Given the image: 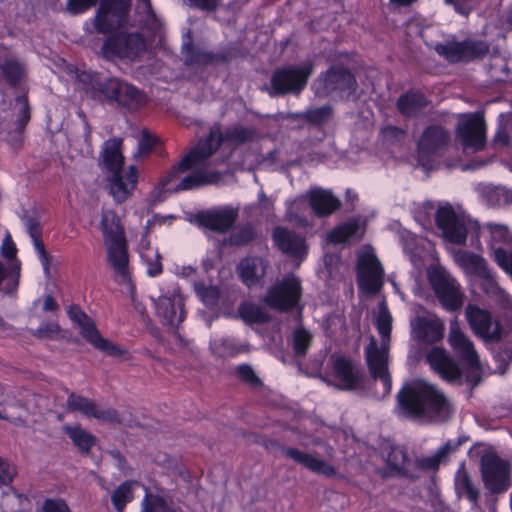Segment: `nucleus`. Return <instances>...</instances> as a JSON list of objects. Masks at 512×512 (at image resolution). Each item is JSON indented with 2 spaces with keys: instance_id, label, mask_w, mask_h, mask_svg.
<instances>
[{
  "instance_id": "f257e3e1",
  "label": "nucleus",
  "mask_w": 512,
  "mask_h": 512,
  "mask_svg": "<svg viewBox=\"0 0 512 512\" xmlns=\"http://www.w3.org/2000/svg\"><path fill=\"white\" fill-rule=\"evenodd\" d=\"M397 404L404 414L414 418L445 417L449 412V402L445 395L421 379L407 382L400 388Z\"/></svg>"
},
{
  "instance_id": "f03ea898",
  "label": "nucleus",
  "mask_w": 512,
  "mask_h": 512,
  "mask_svg": "<svg viewBox=\"0 0 512 512\" xmlns=\"http://www.w3.org/2000/svg\"><path fill=\"white\" fill-rule=\"evenodd\" d=\"M315 67V61L309 58L300 64H288L276 68L270 77V85L267 90L269 96L301 95L314 74Z\"/></svg>"
},
{
  "instance_id": "7ed1b4c3",
  "label": "nucleus",
  "mask_w": 512,
  "mask_h": 512,
  "mask_svg": "<svg viewBox=\"0 0 512 512\" xmlns=\"http://www.w3.org/2000/svg\"><path fill=\"white\" fill-rule=\"evenodd\" d=\"M147 50V40L139 31L119 30L107 36L100 48V56L109 62H136Z\"/></svg>"
},
{
  "instance_id": "20e7f679",
  "label": "nucleus",
  "mask_w": 512,
  "mask_h": 512,
  "mask_svg": "<svg viewBox=\"0 0 512 512\" xmlns=\"http://www.w3.org/2000/svg\"><path fill=\"white\" fill-rule=\"evenodd\" d=\"M101 229L107 251V262L121 277L129 275V253L124 229L114 214L103 215Z\"/></svg>"
},
{
  "instance_id": "39448f33",
  "label": "nucleus",
  "mask_w": 512,
  "mask_h": 512,
  "mask_svg": "<svg viewBox=\"0 0 512 512\" xmlns=\"http://www.w3.org/2000/svg\"><path fill=\"white\" fill-rule=\"evenodd\" d=\"M357 82L354 74L343 65H331L321 72L314 80L312 89L320 98L329 96L349 97L356 90Z\"/></svg>"
},
{
  "instance_id": "423d86ee",
  "label": "nucleus",
  "mask_w": 512,
  "mask_h": 512,
  "mask_svg": "<svg viewBox=\"0 0 512 512\" xmlns=\"http://www.w3.org/2000/svg\"><path fill=\"white\" fill-rule=\"evenodd\" d=\"M480 472L485 489L492 495L506 493L512 485V466L495 452L480 458Z\"/></svg>"
},
{
  "instance_id": "0eeeda50",
  "label": "nucleus",
  "mask_w": 512,
  "mask_h": 512,
  "mask_svg": "<svg viewBox=\"0 0 512 512\" xmlns=\"http://www.w3.org/2000/svg\"><path fill=\"white\" fill-rule=\"evenodd\" d=\"M223 143V133L219 129H211L205 138L200 139L196 146L192 147L179 162L172 166L166 176V181L170 182L179 174L195 169L210 158Z\"/></svg>"
},
{
  "instance_id": "6e6552de",
  "label": "nucleus",
  "mask_w": 512,
  "mask_h": 512,
  "mask_svg": "<svg viewBox=\"0 0 512 512\" xmlns=\"http://www.w3.org/2000/svg\"><path fill=\"white\" fill-rule=\"evenodd\" d=\"M81 91L91 100L109 105L115 99L119 86V77L106 76L101 72L83 70L76 74Z\"/></svg>"
},
{
  "instance_id": "1a4fd4ad",
  "label": "nucleus",
  "mask_w": 512,
  "mask_h": 512,
  "mask_svg": "<svg viewBox=\"0 0 512 512\" xmlns=\"http://www.w3.org/2000/svg\"><path fill=\"white\" fill-rule=\"evenodd\" d=\"M67 314L70 320L80 328L83 339L95 349L110 357H120L126 353L119 345L102 336L95 321L79 305L72 304Z\"/></svg>"
},
{
  "instance_id": "9d476101",
  "label": "nucleus",
  "mask_w": 512,
  "mask_h": 512,
  "mask_svg": "<svg viewBox=\"0 0 512 512\" xmlns=\"http://www.w3.org/2000/svg\"><path fill=\"white\" fill-rule=\"evenodd\" d=\"M302 285L297 277H284L280 282L272 285L264 297L265 304L279 312H291L301 309Z\"/></svg>"
},
{
  "instance_id": "9b49d317",
  "label": "nucleus",
  "mask_w": 512,
  "mask_h": 512,
  "mask_svg": "<svg viewBox=\"0 0 512 512\" xmlns=\"http://www.w3.org/2000/svg\"><path fill=\"white\" fill-rule=\"evenodd\" d=\"M470 219L464 214L457 213L450 204L438 207L435 213V223L443 238L455 245H464L467 240Z\"/></svg>"
},
{
  "instance_id": "f8f14e48",
  "label": "nucleus",
  "mask_w": 512,
  "mask_h": 512,
  "mask_svg": "<svg viewBox=\"0 0 512 512\" xmlns=\"http://www.w3.org/2000/svg\"><path fill=\"white\" fill-rule=\"evenodd\" d=\"M429 282L441 306L449 312L461 309L464 303V294L460 284L449 274L442 270H434L429 275Z\"/></svg>"
},
{
  "instance_id": "ddd939ff",
  "label": "nucleus",
  "mask_w": 512,
  "mask_h": 512,
  "mask_svg": "<svg viewBox=\"0 0 512 512\" xmlns=\"http://www.w3.org/2000/svg\"><path fill=\"white\" fill-rule=\"evenodd\" d=\"M466 320L475 335L489 342H498L502 338V325L493 321L492 314L475 304H468L465 309Z\"/></svg>"
},
{
  "instance_id": "4468645a",
  "label": "nucleus",
  "mask_w": 512,
  "mask_h": 512,
  "mask_svg": "<svg viewBox=\"0 0 512 512\" xmlns=\"http://www.w3.org/2000/svg\"><path fill=\"white\" fill-rule=\"evenodd\" d=\"M357 282L360 289L368 294H376L383 285L384 269L373 253L362 254L357 262Z\"/></svg>"
},
{
  "instance_id": "2eb2a0df",
  "label": "nucleus",
  "mask_w": 512,
  "mask_h": 512,
  "mask_svg": "<svg viewBox=\"0 0 512 512\" xmlns=\"http://www.w3.org/2000/svg\"><path fill=\"white\" fill-rule=\"evenodd\" d=\"M456 135L464 148L481 151L486 144V123L483 115L469 114L458 123Z\"/></svg>"
},
{
  "instance_id": "dca6fc26",
  "label": "nucleus",
  "mask_w": 512,
  "mask_h": 512,
  "mask_svg": "<svg viewBox=\"0 0 512 512\" xmlns=\"http://www.w3.org/2000/svg\"><path fill=\"white\" fill-rule=\"evenodd\" d=\"M425 359L430 368L444 381L456 383L462 379V368L445 348L438 346L432 347Z\"/></svg>"
},
{
  "instance_id": "f3484780",
  "label": "nucleus",
  "mask_w": 512,
  "mask_h": 512,
  "mask_svg": "<svg viewBox=\"0 0 512 512\" xmlns=\"http://www.w3.org/2000/svg\"><path fill=\"white\" fill-rule=\"evenodd\" d=\"M156 314L163 325L177 327L184 321L186 313L180 289L176 285L170 295H161L156 301Z\"/></svg>"
},
{
  "instance_id": "a211bd4d",
  "label": "nucleus",
  "mask_w": 512,
  "mask_h": 512,
  "mask_svg": "<svg viewBox=\"0 0 512 512\" xmlns=\"http://www.w3.org/2000/svg\"><path fill=\"white\" fill-rule=\"evenodd\" d=\"M66 409L69 412H80L89 418H95L99 421L109 423H120V415L114 408L102 409L97 404L84 396L75 392H70L66 401Z\"/></svg>"
},
{
  "instance_id": "6ab92c4d",
  "label": "nucleus",
  "mask_w": 512,
  "mask_h": 512,
  "mask_svg": "<svg viewBox=\"0 0 512 512\" xmlns=\"http://www.w3.org/2000/svg\"><path fill=\"white\" fill-rule=\"evenodd\" d=\"M450 142V133L441 125H428L418 141V153L421 161L424 158L441 155Z\"/></svg>"
},
{
  "instance_id": "aec40b11",
  "label": "nucleus",
  "mask_w": 512,
  "mask_h": 512,
  "mask_svg": "<svg viewBox=\"0 0 512 512\" xmlns=\"http://www.w3.org/2000/svg\"><path fill=\"white\" fill-rule=\"evenodd\" d=\"M332 370L339 381L338 388L344 391L356 390L364 380L362 368L344 355L332 356Z\"/></svg>"
},
{
  "instance_id": "412c9836",
  "label": "nucleus",
  "mask_w": 512,
  "mask_h": 512,
  "mask_svg": "<svg viewBox=\"0 0 512 512\" xmlns=\"http://www.w3.org/2000/svg\"><path fill=\"white\" fill-rule=\"evenodd\" d=\"M448 344L463 363L471 368L480 369V360L474 344L462 331L456 320L450 322Z\"/></svg>"
},
{
  "instance_id": "4be33fe9",
  "label": "nucleus",
  "mask_w": 512,
  "mask_h": 512,
  "mask_svg": "<svg viewBox=\"0 0 512 512\" xmlns=\"http://www.w3.org/2000/svg\"><path fill=\"white\" fill-rule=\"evenodd\" d=\"M237 218L238 211L230 207L203 210L195 215V220L199 227L217 233L228 232L234 226Z\"/></svg>"
},
{
  "instance_id": "5701e85b",
  "label": "nucleus",
  "mask_w": 512,
  "mask_h": 512,
  "mask_svg": "<svg viewBox=\"0 0 512 512\" xmlns=\"http://www.w3.org/2000/svg\"><path fill=\"white\" fill-rule=\"evenodd\" d=\"M119 89L110 106L123 109L128 112H137L147 104L146 93L137 86L120 78Z\"/></svg>"
},
{
  "instance_id": "b1692460",
  "label": "nucleus",
  "mask_w": 512,
  "mask_h": 512,
  "mask_svg": "<svg viewBox=\"0 0 512 512\" xmlns=\"http://www.w3.org/2000/svg\"><path fill=\"white\" fill-rule=\"evenodd\" d=\"M272 239L282 253L292 257H304L307 255L306 240L300 234L283 226L273 229Z\"/></svg>"
},
{
  "instance_id": "393cba45",
  "label": "nucleus",
  "mask_w": 512,
  "mask_h": 512,
  "mask_svg": "<svg viewBox=\"0 0 512 512\" xmlns=\"http://www.w3.org/2000/svg\"><path fill=\"white\" fill-rule=\"evenodd\" d=\"M282 452L288 459L293 460L315 474L323 475L327 478L335 477L337 474V470L333 465L325 460L316 458L312 454L293 447H282Z\"/></svg>"
},
{
  "instance_id": "a878e982",
  "label": "nucleus",
  "mask_w": 512,
  "mask_h": 512,
  "mask_svg": "<svg viewBox=\"0 0 512 512\" xmlns=\"http://www.w3.org/2000/svg\"><path fill=\"white\" fill-rule=\"evenodd\" d=\"M307 197L311 210L319 218L328 217L341 208V201L327 189L312 188Z\"/></svg>"
},
{
  "instance_id": "bb28decb",
  "label": "nucleus",
  "mask_w": 512,
  "mask_h": 512,
  "mask_svg": "<svg viewBox=\"0 0 512 512\" xmlns=\"http://www.w3.org/2000/svg\"><path fill=\"white\" fill-rule=\"evenodd\" d=\"M430 103L431 101L422 90L411 88L398 97L396 107L402 116L414 118L419 116Z\"/></svg>"
},
{
  "instance_id": "cd10ccee",
  "label": "nucleus",
  "mask_w": 512,
  "mask_h": 512,
  "mask_svg": "<svg viewBox=\"0 0 512 512\" xmlns=\"http://www.w3.org/2000/svg\"><path fill=\"white\" fill-rule=\"evenodd\" d=\"M111 173L110 194L117 203H122L136 188V184L138 182V171L135 166L131 165L124 174L122 171Z\"/></svg>"
},
{
  "instance_id": "c85d7f7f",
  "label": "nucleus",
  "mask_w": 512,
  "mask_h": 512,
  "mask_svg": "<svg viewBox=\"0 0 512 512\" xmlns=\"http://www.w3.org/2000/svg\"><path fill=\"white\" fill-rule=\"evenodd\" d=\"M267 264L258 256H247L236 267L239 279L247 287L256 286L266 274Z\"/></svg>"
},
{
  "instance_id": "c756f323",
  "label": "nucleus",
  "mask_w": 512,
  "mask_h": 512,
  "mask_svg": "<svg viewBox=\"0 0 512 512\" xmlns=\"http://www.w3.org/2000/svg\"><path fill=\"white\" fill-rule=\"evenodd\" d=\"M182 54L184 62L188 66L209 65L214 63H227L230 60L228 53H213L196 47L191 41L183 44Z\"/></svg>"
},
{
  "instance_id": "7c9ffc66",
  "label": "nucleus",
  "mask_w": 512,
  "mask_h": 512,
  "mask_svg": "<svg viewBox=\"0 0 512 512\" xmlns=\"http://www.w3.org/2000/svg\"><path fill=\"white\" fill-rule=\"evenodd\" d=\"M122 144L123 140L119 137L110 138L103 143L101 161L106 170L110 172L122 171L124 165Z\"/></svg>"
},
{
  "instance_id": "2f4dec72",
  "label": "nucleus",
  "mask_w": 512,
  "mask_h": 512,
  "mask_svg": "<svg viewBox=\"0 0 512 512\" xmlns=\"http://www.w3.org/2000/svg\"><path fill=\"white\" fill-rule=\"evenodd\" d=\"M387 465L395 472L396 475L417 480L419 473L412 469V460L409 458L404 448L392 447L387 457Z\"/></svg>"
},
{
  "instance_id": "473e14b6",
  "label": "nucleus",
  "mask_w": 512,
  "mask_h": 512,
  "mask_svg": "<svg viewBox=\"0 0 512 512\" xmlns=\"http://www.w3.org/2000/svg\"><path fill=\"white\" fill-rule=\"evenodd\" d=\"M365 228H361L358 219L353 218L338 224L327 235V239L333 244H344L352 239L361 240Z\"/></svg>"
},
{
  "instance_id": "72a5a7b5",
  "label": "nucleus",
  "mask_w": 512,
  "mask_h": 512,
  "mask_svg": "<svg viewBox=\"0 0 512 512\" xmlns=\"http://www.w3.org/2000/svg\"><path fill=\"white\" fill-rule=\"evenodd\" d=\"M415 330L421 341L433 344L443 339L445 327L444 323L438 318L419 317Z\"/></svg>"
},
{
  "instance_id": "f704fd0d",
  "label": "nucleus",
  "mask_w": 512,
  "mask_h": 512,
  "mask_svg": "<svg viewBox=\"0 0 512 512\" xmlns=\"http://www.w3.org/2000/svg\"><path fill=\"white\" fill-rule=\"evenodd\" d=\"M221 177L222 175L218 171L196 170L183 177L175 187V191H188L205 185L216 184L221 180Z\"/></svg>"
},
{
  "instance_id": "c9c22d12",
  "label": "nucleus",
  "mask_w": 512,
  "mask_h": 512,
  "mask_svg": "<svg viewBox=\"0 0 512 512\" xmlns=\"http://www.w3.org/2000/svg\"><path fill=\"white\" fill-rule=\"evenodd\" d=\"M366 364L371 377L376 380V376H380L388 370V355L387 351L379 348L374 339L365 350Z\"/></svg>"
},
{
  "instance_id": "e433bc0d",
  "label": "nucleus",
  "mask_w": 512,
  "mask_h": 512,
  "mask_svg": "<svg viewBox=\"0 0 512 512\" xmlns=\"http://www.w3.org/2000/svg\"><path fill=\"white\" fill-rule=\"evenodd\" d=\"M63 430L73 445L83 454H88L97 442L96 437L82 428L80 424L66 425Z\"/></svg>"
},
{
  "instance_id": "4c0bfd02",
  "label": "nucleus",
  "mask_w": 512,
  "mask_h": 512,
  "mask_svg": "<svg viewBox=\"0 0 512 512\" xmlns=\"http://www.w3.org/2000/svg\"><path fill=\"white\" fill-rule=\"evenodd\" d=\"M434 50L448 63H465V39L462 41L437 43L434 47Z\"/></svg>"
},
{
  "instance_id": "58836bf2",
  "label": "nucleus",
  "mask_w": 512,
  "mask_h": 512,
  "mask_svg": "<svg viewBox=\"0 0 512 512\" xmlns=\"http://www.w3.org/2000/svg\"><path fill=\"white\" fill-rule=\"evenodd\" d=\"M211 352L220 358L235 357L245 350L231 337L215 338L209 344Z\"/></svg>"
},
{
  "instance_id": "ea45409f",
  "label": "nucleus",
  "mask_w": 512,
  "mask_h": 512,
  "mask_svg": "<svg viewBox=\"0 0 512 512\" xmlns=\"http://www.w3.org/2000/svg\"><path fill=\"white\" fill-rule=\"evenodd\" d=\"M145 495L141 502V512H182L180 509L169 507L165 497L145 489Z\"/></svg>"
},
{
  "instance_id": "a19ab883",
  "label": "nucleus",
  "mask_w": 512,
  "mask_h": 512,
  "mask_svg": "<svg viewBox=\"0 0 512 512\" xmlns=\"http://www.w3.org/2000/svg\"><path fill=\"white\" fill-rule=\"evenodd\" d=\"M448 446H441L434 455L417 458L412 461V469L418 471H437L441 462L447 457Z\"/></svg>"
},
{
  "instance_id": "79ce46f5",
  "label": "nucleus",
  "mask_w": 512,
  "mask_h": 512,
  "mask_svg": "<svg viewBox=\"0 0 512 512\" xmlns=\"http://www.w3.org/2000/svg\"><path fill=\"white\" fill-rule=\"evenodd\" d=\"M138 484L135 480L122 482L112 493L111 501L118 512H122L126 505L133 500V486Z\"/></svg>"
},
{
  "instance_id": "37998d69",
  "label": "nucleus",
  "mask_w": 512,
  "mask_h": 512,
  "mask_svg": "<svg viewBox=\"0 0 512 512\" xmlns=\"http://www.w3.org/2000/svg\"><path fill=\"white\" fill-rule=\"evenodd\" d=\"M256 138V130L252 127L233 126L227 128L223 133L224 142H230L236 145L252 142Z\"/></svg>"
},
{
  "instance_id": "c03bdc74",
  "label": "nucleus",
  "mask_w": 512,
  "mask_h": 512,
  "mask_svg": "<svg viewBox=\"0 0 512 512\" xmlns=\"http://www.w3.org/2000/svg\"><path fill=\"white\" fill-rule=\"evenodd\" d=\"M312 334L303 327H298L292 334V350L296 357H304L312 345Z\"/></svg>"
},
{
  "instance_id": "a18cd8bd",
  "label": "nucleus",
  "mask_w": 512,
  "mask_h": 512,
  "mask_svg": "<svg viewBox=\"0 0 512 512\" xmlns=\"http://www.w3.org/2000/svg\"><path fill=\"white\" fill-rule=\"evenodd\" d=\"M1 75L12 87H17L23 78L24 69L19 62L13 59L5 60L1 66Z\"/></svg>"
},
{
  "instance_id": "49530a36",
  "label": "nucleus",
  "mask_w": 512,
  "mask_h": 512,
  "mask_svg": "<svg viewBox=\"0 0 512 512\" xmlns=\"http://www.w3.org/2000/svg\"><path fill=\"white\" fill-rule=\"evenodd\" d=\"M489 53V45L484 40L465 39V63L483 59Z\"/></svg>"
},
{
  "instance_id": "de8ad7c7",
  "label": "nucleus",
  "mask_w": 512,
  "mask_h": 512,
  "mask_svg": "<svg viewBox=\"0 0 512 512\" xmlns=\"http://www.w3.org/2000/svg\"><path fill=\"white\" fill-rule=\"evenodd\" d=\"M333 116V109L330 105H323L306 110L305 122L310 126L321 127L329 122Z\"/></svg>"
},
{
  "instance_id": "09e8293b",
  "label": "nucleus",
  "mask_w": 512,
  "mask_h": 512,
  "mask_svg": "<svg viewBox=\"0 0 512 512\" xmlns=\"http://www.w3.org/2000/svg\"><path fill=\"white\" fill-rule=\"evenodd\" d=\"M375 326L382 340L389 339L392 332V316L385 301L379 305Z\"/></svg>"
},
{
  "instance_id": "8fccbe9b",
  "label": "nucleus",
  "mask_w": 512,
  "mask_h": 512,
  "mask_svg": "<svg viewBox=\"0 0 512 512\" xmlns=\"http://www.w3.org/2000/svg\"><path fill=\"white\" fill-rule=\"evenodd\" d=\"M457 260L461 266L481 275L486 272V263L483 257L469 252L462 251L457 254Z\"/></svg>"
},
{
  "instance_id": "3c124183",
  "label": "nucleus",
  "mask_w": 512,
  "mask_h": 512,
  "mask_svg": "<svg viewBox=\"0 0 512 512\" xmlns=\"http://www.w3.org/2000/svg\"><path fill=\"white\" fill-rule=\"evenodd\" d=\"M239 314L241 318L249 324L253 323H264L268 320V317L264 310L253 303H243L240 305Z\"/></svg>"
},
{
  "instance_id": "603ef678",
  "label": "nucleus",
  "mask_w": 512,
  "mask_h": 512,
  "mask_svg": "<svg viewBox=\"0 0 512 512\" xmlns=\"http://www.w3.org/2000/svg\"><path fill=\"white\" fill-rule=\"evenodd\" d=\"M132 0H101L100 6L117 17L119 21L125 20L130 12Z\"/></svg>"
},
{
  "instance_id": "864d4df0",
  "label": "nucleus",
  "mask_w": 512,
  "mask_h": 512,
  "mask_svg": "<svg viewBox=\"0 0 512 512\" xmlns=\"http://www.w3.org/2000/svg\"><path fill=\"white\" fill-rule=\"evenodd\" d=\"M141 27L147 31L148 38L151 41H154L155 38L161 36L163 25L161 20L157 17L156 13L152 9L146 11L145 17L141 22Z\"/></svg>"
},
{
  "instance_id": "5fc2aeb1",
  "label": "nucleus",
  "mask_w": 512,
  "mask_h": 512,
  "mask_svg": "<svg viewBox=\"0 0 512 512\" xmlns=\"http://www.w3.org/2000/svg\"><path fill=\"white\" fill-rule=\"evenodd\" d=\"M235 376L238 380L251 388L262 386V381L254 371L251 365L243 363L235 368Z\"/></svg>"
},
{
  "instance_id": "6e6d98bb",
  "label": "nucleus",
  "mask_w": 512,
  "mask_h": 512,
  "mask_svg": "<svg viewBox=\"0 0 512 512\" xmlns=\"http://www.w3.org/2000/svg\"><path fill=\"white\" fill-rule=\"evenodd\" d=\"M111 13L99 5L94 17V29L97 33L103 35H111L114 33V23L110 19Z\"/></svg>"
},
{
  "instance_id": "4d7b16f0",
  "label": "nucleus",
  "mask_w": 512,
  "mask_h": 512,
  "mask_svg": "<svg viewBox=\"0 0 512 512\" xmlns=\"http://www.w3.org/2000/svg\"><path fill=\"white\" fill-rule=\"evenodd\" d=\"M194 290L205 305H215L220 298V291L216 286H207L203 281L195 282Z\"/></svg>"
},
{
  "instance_id": "13d9d810",
  "label": "nucleus",
  "mask_w": 512,
  "mask_h": 512,
  "mask_svg": "<svg viewBox=\"0 0 512 512\" xmlns=\"http://www.w3.org/2000/svg\"><path fill=\"white\" fill-rule=\"evenodd\" d=\"M487 201L491 206L512 204V191L505 187H494L486 193Z\"/></svg>"
},
{
  "instance_id": "bf43d9fd",
  "label": "nucleus",
  "mask_w": 512,
  "mask_h": 512,
  "mask_svg": "<svg viewBox=\"0 0 512 512\" xmlns=\"http://www.w3.org/2000/svg\"><path fill=\"white\" fill-rule=\"evenodd\" d=\"M255 228L249 224L240 227L230 236V243L235 246H246L256 238Z\"/></svg>"
},
{
  "instance_id": "052dcab7",
  "label": "nucleus",
  "mask_w": 512,
  "mask_h": 512,
  "mask_svg": "<svg viewBox=\"0 0 512 512\" xmlns=\"http://www.w3.org/2000/svg\"><path fill=\"white\" fill-rule=\"evenodd\" d=\"M17 466L8 459L0 457V486H9L17 476Z\"/></svg>"
},
{
  "instance_id": "680f3d73",
  "label": "nucleus",
  "mask_w": 512,
  "mask_h": 512,
  "mask_svg": "<svg viewBox=\"0 0 512 512\" xmlns=\"http://www.w3.org/2000/svg\"><path fill=\"white\" fill-rule=\"evenodd\" d=\"M458 487L464 492L466 498L470 502L476 503L478 501L480 496L479 490L474 486L470 476L467 473H464L459 478Z\"/></svg>"
},
{
  "instance_id": "e2e57ef3",
  "label": "nucleus",
  "mask_w": 512,
  "mask_h": 512,
  "mask_svg": "<svg viewBox=\"0 0 512 512\" xmlns=\"http://www.w3.org/2000/svg\"><path fill=\"white\" fill-rule=\"evenodd\" d=\"M31 118V112H30V106L28 103L27 98H24L23 104L21 108L19 109L17 118L15 120V131L18 134H23L24 130L26 129L27 124L29 123Z\"/></svg>"
},
{
  "instance_id": "0e129e2a",
  "label": "nucleus",
  "mask_w": 512,
  "mask_h": 512,
  "mask_svg": "<svg viewBox=\"0 0 512 512\" xmlns=\"http://www.w3.org/2000/svg\"><path fill=\"white\" fill-rule=\"evenodd\" d=\"M41 512H72L65 499L46 498L43 501Z\"/></svg>"
},
{
  "instance_id": "69168bd1",
  "label": "nucleus",
  "mask_w": 512,
  "mask_h": 512,
  "mask_svg": "<svg viewBox=\"0 0 512 512\" xmlns=\"http://www.w3.org/2000/svg\"><path fill=\"white\" fill-rule=\"evenodd\" d=\"M59 332L60 326L58 323L46 322L41 324L32 334L38 339H52Z\"/></svg>"
},
{
  "instance_id": "338daca9",
  "label": "nucleus",
  "mask_w": 512,
  "mask_h": 512,
  "mask_svg": "<svg viewBox=\"0 0 512 512\" xmlns=\"http://www.w3.org/2000/svg\"><path fill=\"white\" fill-rule=\"evenodd\" d=\"M161 259L162 257L158 251L155 252L153 258H146V272L149 277H157L163 272V264Z\"/></svg>"
},
{
  "instance_id": "774afa93",
  "label": "nucleus",
  "mask_w": 512,
  "mask_h": 512,
  "mask_svg": "<svg viewBox=\"0 0 512 512\" xmlns=\"http://www.w3.org/2000/svg\"><path fill=\"white\" fill-rule=\"evenodd\" d=\"M474 0H444V3L453 7L454 11L461 16H469L472 12L471 2Z\"/></svg>"
}]
</instances>
